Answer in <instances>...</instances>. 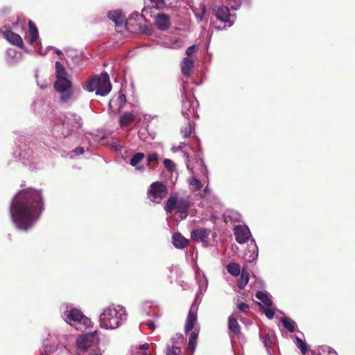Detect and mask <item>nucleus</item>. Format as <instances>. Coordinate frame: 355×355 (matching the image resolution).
Returning <instances> with one entry per match:
<instances>
[{
  "mask_svg": "<svg viewBox=\"0 0 355 355\" xmlns=\"http://www.w3.org/2000/svg\"><path fill=\"white\" fill-rule=\"evenodd\" d=\"M196 45H191L189 46L186 50V53L188 55V57H191V55L196 51Z\"/></svg>",
  "mask_w": 355,
  "mask_h": 355,
  "instance_id": "603ef678",
  "label": "nucleus"
},
{
  "mask_svg": "<svg viewBox=\"0 0 355 355\" xmlns=\"http://www.w3.org/2000/svg\"><path fill=\"white\" fill-rule=\"evenodd\" d=\"M126 103V97L123 94H119L117 96L113 97L109 102L110 109L120 110Z\"/></svg>",
  "mask_w": 355,
  "mask_h": 355,
  "instance_id": "5701e85b",
  "label": "nucleus"
},
{
  "mask_svg": "<svg viewBox=\"0 0 355 355\" xmlns=\"http://www.w3.org/2000/svg\"><path fill=\"white\" fill-rule=\"evenodd\" d=\"M249 276L248 273L244 272L243 270L241 272V279L239 281L237 286L240 289H243L246 284L248 283Z\"/></svg>",
  "mask_w": 355,
  "mask_h": 355,
  "instance_id": "79ce46f5",
  "label": "nucleus"
},
{
  "mask_svg": "<svg viewBox=\"0 0 355 355\" xmlns=\"http://www.w3.org/2000/svg\"><path fill=\"white\" fill-rule=\"evenodd\" d=\"M195 277L196 282L198 284V291L196 293L193 304L196 302L200 297L202 296L203 293L207 291L208 286V280L202 271L198 270L196 272Z\"/></svg>",
  "mask_w": 355,
  "mask_h": 355,
  "instance_id": "4468645a",
  "label": "nucleus"
},
{
  "mask_svg": "<svg viewBox=\"0 0 355 355\" xmlns=\"http://www.w3.org/2000/svg\"><path fill=\"white\" fill-rule=\"evenodd\" d=\"M134 119V115L130 112L125 113L120 119V124L123 125H128Z\"/></svg>",
  "mask_w": 355,
  "mask_h": 355,
  "instance_id": "ea45409f",
  "label": "nucleus"
},
{
  "mask_svg": "<svg viewBox=\"0 0 355 355\" xmlns=\"http://www.w3.org/2000/svg\"><path fill=\"white\" fill-rule=\"evenodd\" d=\"M191 123L189 122L184 128L182 129V133L183 134L184 137L189 138L191 134Z\"/></svg>",
  "mask_w": 355,
  "mask_h": 355,
  "instance_id": "09e8293b",
  "label": "nucleus"
},
{
  "mask_svg": "<svg viewBox=\"0 0 355 355\" xmlns=\"http://www.w3.org/2000/svg\"><path fill=\"white\" fill-rule=\"evenodd\" d=\"M295 344L297 347L300 349L302 354L303 355H306L307 353V345L303 341L301 338L296 337L295 338Z\"/></svg>",
  "mask_w": 355,
  "mask_h": 355,
  "instance_id": "a19ab883",
  "label": "nucleus"
},
{
  "mask_svg": "<svg viewBox=\"0 0 355 355\" xmlns=\"http://www.w3.org/2000/svg\"><path fill=\"white\" fill-rule=\"evenodd\" d=\"M162 46L165 47V48H171V49H175V48L180 47V46L177 44V42L173 44V46H169V44L167 42H163L162 44Z\"/></svg>",
  "mask_w": 355,
  "mask_h": 355,
  "instance_id": "13d9d810",
  "label": "nucleus"
},
{
  "mask_svg": "<svg viewBox=\"0 0 355 355\" xmlns=\"http://www.w3.org/2000/svg\"><path fill=\"white\" fill-rule=\"evenodd\" d=\"M154 22L157 28L162 31H167L171 25V19L164 13L157 14L154 17Z\"/></svg>",
  "mask_w": 355,
  "mask_h": 355,
  "instance_id": "f3484780",
  "label": "nucleus"
},
{
  "mask_svg": "<svg viewBox=\"0 0 355 355\" xmlns=\"http://www.w3.org/2000/svg\"><path fill=\"white\" fill-rule=\"evenodd\" d=\"M189 184L194 187L195 191H198L202 188L201 182L195 178L189 179Z\"/></svg>",
  "mask_w": 355,
  "mask_h": 355,
  "instance_id": "49530a36",
  "label": "nucleus"
},
{
  "mask_svg": "<svg viewBox=\"0 0 355 355\" xmlns=\"http://www.w3.org/2000/svg\"><path fill=\"white\" fill-rule=\"evenodd\" d=\"M22 60L21 53L15 49H8L6 51V62L10 65H15Z\"/></svg>",
  "mask_w": 355,
  "mask_h": 355,
  "instance_id": "412c9836",
  "label": "nucleus"
},
{
  "mask_svg": "<svg viewBox=\"0 0 355 355\" xmlns=\"http://www.w3.org/2000/svg\"><path fill=\"white\" fill-rule=\"evenodd\" d=\"M72 340L73 337L69 335L49 333L44 340V352L40 355H53L57 352L60 353L66 349L67 345Z\"/></svg>",
  "mask_w": 355,
  "mask_h": 355,
  "instance_id": "39448f33",
  "label": "nucleus"
},
{
  "mask_svg": "<svg viewBox=\"0 0 355 355\" xmlns=\"http://www.w3.org/2000/svg\"><path fill=\"white\" fill-rule=\"evenodd\" d=\"M128 317L123 306L111 304L105 307L99 315V326L107 330H114L124 324Z\"/></svg>",
  "mask_w": 355,
  "mask_h": 355,
  "instance_id": "f03ea898",
  "label": "nucleus"
},
{
  "mask_svg": "<svg viewBox=\"0 0 355 355\" xmlns=\"http://www.w3.org/2000/svg\"><path fill=\"white\" fill-rule=\"evenodd\" d=\"M146 315L148 316H153L155 315L154 313V309L152 311H146Z\"/></svg>",
  "mask_w": 355,
  "mask_h": 355,
  "instance_id": "e2e57ef3",
  "label": "nucleus"
},
{
  "mask_svg": "<svg viewBox=\"0 0 355 355\" xmlns=\"http://www.w3.org/2000/svg\"><path fill=\"white\" fill-rule=\"evenodd\" d=\"M283 326L290 332H294L296 330V322L290 318L285 317L281 319Z\"/></svg>",
  "mask_w": 355,
  "mask_h": 355,
  "instance_id": "473e14b6",
  "label": "nucleus"
},
{
  "mask_svg": "<svg viewBox=\"0 0 355 355\" xmlns=\"http://www.w3.org/2000/svg\"><path fill=\"white\" fill-rule=\"evenodd\" d=\"M191 99H193L197 106H198V103L196 98L192 95L190 98L187 96L184 93L182 94V114L186 119H189V116L191 114V109L193 112L194 113V102H191Z\"/></svg>",
  "mask_w": 355,
  "mask_h": 355,
  "instance_id": "2eb2a0df",
  "label": "nucleus"
},
{
  "mask_svg": "<svg viewBox=\"0 0 355 355\" xmlns=\"http://www.w3.org/2000/svg\"><path fill=\"white\" fill-rule=\"evenodd\" d=\"M211 11L216 19L224 24L225 28L231 27L236 21V15L234 13H230L227 6L213 4L211 6Z\"/></svg>",
  "mask_w": 355,
  "mask_h": 355,
  "instance_id": "1a4fd4ad",
  "label": "nucleus"
},
{
  "mask_svg": "<svg viewBox=\"0 0 355 355\" xmlns=\"http://www.w3.org/2000/svg\"><path fill=\"white\" fill-rule=\"evenodd\" d=\"M210 192H211V190H210V189L209 188V186H208V185H207V186L205 187V188L204 189V190H203V193H204V194H205V195H207V194H209V193H210Z\"/></svg>",
  "mask_w": 355,
  "mask_h": 355,
  "instance_id": "052dcab7",
  "label": "nucleus"
},
{
  "mask_svg": "<svg viewBox=\"0 0 355 355\" xmlns=\"http://www.w3.org/2000/svg\"><path fill=\"white\" fill-rule=\"evenodd\" d=\"M46 53H47V51H45L44 52H42V51H40V53H41L42 55H46Z\"/></svg>",
  "mask_w": 355,
  "mask_h": 355,
  "instance_id": "338daca9",
  "label": "nucleus"
},
{
  "mask_svg": "<svg viewBox=\"0 0 355 355\" xmlns=\"http://www.w3.org/2000/svg\"><path fill=\"white\" fill-rule=\"evenodd\" d=\"M142 355H149V354H148V352H143Z\"/></svg>",
  "mask_w": 355,
  "mask_h": 355,
  "instance_id": "774afa93",
  "label": "nucleus"
},
{
  "mask_svg": "<svg viewBox=\"0 0 355 355\" xmlns=\"http://www.w3.org/2000/svg\"><path fill=\"white\" fill-rule=\"evenodd\" d=\"M262 311L268 319L273 318L275 311L271 306L263 308Z\"/></svg>",
  "mask_w": 355,
  "mask_h": 355,
  "instance_id": "de8ad7c7",
  "label": "nucleus"
},
{
  "mask_svg": "<svg viewBox=\"0 0 355 355\" xmlns=\"http://www.w3.org/2000/svg\"><path fill=\"white\" fill-rule=\"evenodd\" d=\"M26 141L24 136H19L17 139V149L13 151L12 157L16 161H19L24 165H29L31 167V164H34L35 155Z\"/></svg>",
  "mask_w": 355,
  "mask_h": 355,
  "instance_id": "6e6552de",
  "label": "nucleus"
},
{
  "mask_svg": "<svg viewBox=\"0 0 355 355\" xmlns=\"http://www.w3.org/2000/svg\"><path fill=\"white\" fill-rule=\"evenodd\" d=\"M40 87H41L42 89H44V88H46V85H40Z\"/></svg>",
  "mask_w": 355,
  "mask_h": 355,
  "instance_id": "69168bd1",
  "label": "nucleus"
},
{
  "mask_svg": "<svg viewBox=\"0 0 355 355\" xmlns=\"http://www.w3.org/2000/svg\"><path fill=\"white\" fill-rule=\"evenodd\" d=\"M44 210L43 197L40 190L32 189L19 191L12 198L10 214L15 227L27 232L39 220Z\"/></svg>",
  "mask_w": 355,
  "mask_h": 355,
  "instance_id": "f257e3e1",
  "label": "nucleus"
},
{
  "mask_svg": "<svg viewBox=\"0 0 355 355\" xmlns=\"http://www.w3.org/2000/svg\"><path fill=\"white\" fill-rule=\"evenodd\" d=\"M153 6L158 10H163L166 8H169V5L167 3L168 0H150Z\"/></svg>",
  "mask_w": 355,
  "mask_h": 355,
  "instance_id": "4c0bfd02",
  "label": "nucleus"
},
{
  "mask_svg": "<svg viewBox=\"0 0 355 355\" xmlns=\"http://www.w3.org/2000/svg\"><path fill=\"white\" fill-rule=\"evenodd\" d=\"M143 324H146L149 329H150L152 330H154L155 329V323L152 320H148V321L143 323Z\"/></svg>",
  "mask_w": 355,
  "mask_h": 355,
  "instance_id": "bf43d9fd",
  "label": "nucleus"
},
{
  "mask_svg": "<svg viewBox=\"0 0 355 355\" xmlns=\"http://www.w3.org/2000/svg\"><path fill=\"white\" fill-rule=\"evenodd\" d=\"M226 268L227 272L232 276L237 277L241 273V267L239 263H230L227 264Z\"/></svg>",
  "mask_w": 355,
  "mask_h": 355,
  "instance_id": "72a5a7b5",
  "label": "nucleus"
},
{
  "mask_svg": "<svg viewBox=\"0 0 355 355\" xmlns=\"http://www.w3.org/2000/svg\"><path fill=\"white\" fill-rule=\"evenodd\" d=\"M198 334H199V330L196 329L189 335V343L187 344V349H188V350H189L191 352V354H193L195 352L196 345H197Z\"/></svg>",
  "mask_w": 355,
  "mask_h": 355,
  "instance_id": "c756f323",
  "label": "nucleus"
},
{
  "mask_svg": "<svg viewBox=\"0 0 355 355\" xmlns=\"http://www.w3.org/2000/svg\"><path fill=\"white\" fill-rule=\"evenodd\" d=\"M64 320L76 330L84 331L92 327L91 320L73 304H64L61 306Z\"/></svg>",
  "mask_w": 355,
  "mask_h": 355,
  "instance_id": "7ed1b4c3",
  "label": "nucleus"
},
{
  "mask_svg": "<svg viewBox=\"0 0 355 355\" xmlns=\"http://www.w3.org/2000/svg\"><path fill=\"white\" fill-rule=\"evenodd\" d=\"M236 241L239 244L245 243L250 237L251 233L248 226L237 225L234 228Z\"/></svg>",
  "mask_w": 355,
  "mask_h": 355,
  "instance_id": "dca6fc26",
  "label": "nucleus"
},
{
  "mask_svg": "<svg viewBox=\"0 0 355 355\" xmlns=\"http://www.w3.org/2000/svg\"><path fill=\"white\" fill-rule=\"evenodd\" d=\"M184 156H185L187 157V166L188 168H189V162H190L189 155L188 153H184Z\"/></svg>",
  "mask_w": 355,
  "mask_h": 355,
  "instance_id": "680f3d73",
  "label": "nucleus"
},
{
  "mask_svg": "<svg viewBox=\"0 0 355 355\" xmlns=\"http://www.w3.org/2000/svg\"><path fill=\"white\" fill-rule=\"evenodd\" d=\"M164 165L165 168L170 171H173L175 170V164L171 159H165L164 160Z\"/></svg>",
  "mask_w": 355,
  "mask_h": 355,
  "instance_id": "8fccbe9b",
  "label": "nucleus"
},
{
  "mask_svg": "<svg viewBox=\"0 0 355 355\" xmlns=\"http://www.w3.org/2000/svg\"><path fill=\"white\" fill-rule=\"evenodd\" d=\"M55 91L59 94L60 100L62 103H67L73 97V89L72 83L54 84Z\"/></svg>",
  "mask_w": 355,
  "mask_h": 355,
  "instance_id": "ddd939ff",
  "label": "nucleus"
},
{
  "mask_svg": "<svg viewBox=\"0 0 355 355\" xmlns=\"http://www.w3.org/2000/svg\"><path fill=\"white\" fill-rule=\"evenodd\" d=\"M167 193L166 185L160 182L152 183L148 191V198L155 203H159L166 196Z\"/></svg>",
  "mask_w": 355,
  "mask_h": 355,
  "instance_id": "9d476101",
  "label": "nucleus"
},
{
  "mask_svg": "<svg viewBox=\"0 0 355 355\" xmlns=\"http://www.w3.org/2000/svg\"><path fill=\"white\" fill-rule=\"evenodd\" d=\"M85 152V149L82 146H78L77 148H76L72 152H71V154L70 155V157L71 158H73L74 157V155H83Z\"/></svg>",
  "mask_w": 355,
  "mask_h": 355,
  "instance_id": "3c124183",
  "label": "nucleus"
},
{
  "mask_svg": "<svg viewBox=\"0 0 355 355\" xmlns=\"http://www.w3.org/2000/svg\"><path fill=\"white\" fill-rule=\"evenodd\" d=\"M98 341V331H94L79 336L76 338V345L79 351H86Z\"/></svg>",
  "mask_w": 355,
  "mask_h": 355,
  "instance_id": "f8f14e48",
  "label": "nucleus"
},
{
  "mask_svg": "<svg viewBox=\"0 0 355 355\" xmlns=\"http://www.w3.org/2000/svg\"><path fill=\"white\" fill-rule=\"evenodd\" d=\"M145 158L144 153H134L130 158V164L136 168L137 171H144L146 168L144 165L138 166V164Z\"/></svg>",
  "mask_w": 355,
  "mask_h": 355,
  "instance_id": "bb28decb",
  "label": "nucleus"
},
{
  "mask_svg": "<svg viewBox=\"0 0 355 355\" xmlns=\"http://www.w3.org/2000/svg\"><path fill=\"white\" fill-rule=\"evenodd\" d=\"M87 355H102L98 348L93 349L88 352Z\"/></svg>",
  "mask_w": 355,
  "mask_h": 355,
  "instance_id": "4d7b16f0",
  "label": "nucleus"
},
{
  "mask_svg": "<svg viewBox=\"0 0 355 355\" xmlns=\"http://www.w3.org/2000/svg\"><path fill=\"white\" fill-rule=\"evenodd\" d=\"M210 231L205 228H198L193 230L191 232V239L200 241L203 243H208V238Z\"/></svg>",
  "mask_w": 355,
  "mask_h": 355,
  "instance_id": "aec40b11",
  "label": "nucleus"
},
{
  "mask_svg": "<svg viewBox=\"0 0 355 355\" xmlns=\"http://www.w3.org/2000/svg\"><path fill=\"white\" fill-rule=\"evenodd\" d=\"M159 156L157 153H154L149 154L147 156V162L148 163V166L150 168H154L155 166L152 163H156L158 162Z\"/></svg>",
  "mask_w": 355,
  "mask_h": 355,
  "instance_id": "37998d69",
  "label": "nucleus"
},
{
  "mask_svg": "<svg viewBox=\"0 0 355 355\" xmlns=\"http://www.w3.org/2000/svg\"><path fill=\"white\" fill-rule=\"evenodd\" d=\"M260 339L262 340L265 347L266 349H268L272 345V340L270 339V337L268 334H266V335H260Z\"/></svg>",
  "mask_w": 355,
  "mask_h": 355,
  "instance_id": "a18cd8bd",
  "label": "nucleus"
},
{
  "mask_svg": "<svg viewBox=\"0 0 355 355\" xmlns=\"http://www.w3.org/2000/svg\"><path fill=\"white\" fill-rule=\"evenodd\" d=\"M172 240L173 245L178 249H184L189 244V241L179 232H175L173 234Z\"/></svg>",
  "mask_w": 355,
  "mask_h": 355,
  "instance_id": "a878e982",
  "label": "nucleus"
},
{
  "mask_svg": "<svg viewBox=\"0 0 355 355\" xmlns=\"http://www.w3.org/2000/svg\"><path fill=\"white\" fill-rule=\"evenodd\" d=\"M223 3L227 4L233 10L239 9L241 6L240 0H223Z\"/></svg>",
  "mask_w": 355,
  "mask_h": 355,
  "instance_id": "c03bdc74",
  "label": "nucleus"
},
{
  "mask_svg": "<svg viewBox=\"0 0 355 355\" xmlns=\"http://www.w3.org/2000/svg\"><path fill=\"white\" fill-rule=\"evenodd\" d=\"M185 146H187V144L184 142L181 143L178 146L173 147V151L177 152L179 150H182Z\"/></svg>",
  "mask_w": 355,
  "mask_h": 355,
  "instance_id": "6e6d98bb",
  "label": "nucleus"
},
{
  "mask_svg": "<svg viewBox=\"0 0 355 355\" xmlns=\"http://www.w3.org/2000/svg\"><path fill=\"white\" fill-rule=\"evenodd\" d=\"M239 217V215L238 214V213L234 212V211H230V212L226 213L224 215V221L225 223H229V222L234 223V222H236L238 220Z\"/></svg>",
  "mask_w": 355,
  "mask_h": 355,
  "instance_id": "58836bf2",
  "label": "nucleus"
},
{
  "mask_svg": "<svg viewBox=\"0 0 355 355\" xmlns=\"http://www.w3.org/2000/svg\"><path fill=\"white\" fill-rule=\"evenodd\" d=\"M29 30L31 33L29 43L33 44L37 40L38 37V31L35 24L31 21H29Z\"/></svg>",
  "mask_w": 355,
  "mask_h": 355,
  "instance_id": "f704fd0d",
  "label": "nucleus"
},
{
  "mask_svg": "<svg viewBox=\"0 0 355 355\" xmlns=\"http://www.w3.org/2000/svg\"><path fill=\"white\" fill-rule=\"evenodd\" d=\"M191 202L190 196L180 197L178 193L171 194L164 206V210L167 213H171L174 210L179 213L182 219L188 216V211L191 208Z\"/></svg>",
  "mask_w": 355,
  "mask_h": 355,
  "instance_id": "423d86ee",
  "label": "nucleus"
},
{
  "mask_svg": "<svg viewBox=\"0 0 355 355\" xmlns=\"http://www.w3.org/2000/svg\"><path fill=\"white\" fill-rule=\"evenodd\" d=\"M237 306H238V309H239V311H241L242 312H245L249 308L248 304L245 302L239 303Z\"/></svg>",
  "mask_w": 355,
  "mask_h": 355,
  "instance_id": "864d4df0",
  "label": "nucleus"
},
{
  "mask_svg": "<svg viewBox=\"0 0 355 355\" xmlns=\"http://www.w3.org/2000/svg\"><path fill=\"white\" fill-rule=\"evenodd\" d=\"M55 75L57 80L54 84H62L71 82L67 78L68 73L64 67L59 61L55 62Z\"/></svg>",
  "mask_w": 355,
  "mask_h": 355,
  "instance_id": "a211bd4d",
  "label": "nucleus"
},
{
  "mask_svg": "<svg viewBox=\"0 0 355 355\" xmlns=\"http://www.w3.org/2000/svg\"><path fill=\"white\" fill-rule=\"evenodd\" d=\"M111 148L115 151H120L122 150L123 146L121 144L114 142L111 144Z\"/></svg>",
  "mask_w": 355,
  "mask_h": 355,
  "instance_id": "5fc2aeb1",
  "label": "nucleus"
},
{
  "mask_svg": "<svg viewBox=\"0 0 355 355\" xmlns=\"http://www.w3.org/2000/svg\"><path fill=\"white\" fill-rule=\"evenodd\" d=\"M85 89L89 92L96 90V94L101 96L107 95L112 89L109 75L102 72L100 76L91 77L86 82Z\"/></svg>",
  "mask_w": 355,
  "mask_h": 355,
  "instance_id": "0eeeda50",
  "label": "nucleus"
},
{
  "mask_svg": "<svg viewBox=\"0 0 355 355\" xmlns=\"http://www.w3.org/2000/svg\"><path fill=\"white\" fill-rule=\"evenodd\" d=\"M194 67V60L192 57H185L181 62V71L183 75L189 76Z\"/></svg>",
  "mask_w": 355,
  "mask_h": 355,
  "instance_id": "393cba45",
  "label": "nucleus"
},
{
  "mask_svg": "<svg viewBox=\"0 0 355 355\" xmlns=\"http://www.w3.org/2000/svg\"><path fill=\"white\" fill-rule=\"evenodd\" d=\"M53 128L54 131L60 132L66 137L71 134L74 129L79 128L83 125L82 118L73 113H69L66 115L55 118Z\"/></svg>",
  "mask_w": 355,
  "mask_h": 355,
  "instance_id": "20e7f679",
  "label": "nucleus"
},
{
  "mask_svg": "<svg viewBox=\"0 0 355 355\" xmlns=\"http://www.w3.org/2000/svg\"><path fill=\"white\" fill-rule=\"evenodd\" d=\"M107 17L110 20L114 21L116 25H121L125 21V17L120 10L110 11L107 14Z\"/></svg>",
  "mask_w": 355,
  "mask_h": 355,
  "instance_id": "c85d7f7f",
  "label": "nucleus"
},
{
  "mask_svg": "<svg viewBox=\"0 0 355 355\" xmlns=\"http://www.w3.org/2000/svg\"><path fill=\"white\" fill-rule=\"evenodd\" d=\"M3 36L10 43L22 47L23 40L19 35L10 30H6L3 32Z\"/></svg>",
  "mask_w": 355,
  "mask_h": 355,
  "instance_id": "b1692460",
  "label": "nucleus"
},
{
  "mask_svg": "<svg viewBox=\"0 0 355 355\" xmlns=\"http://www.w3.org/2000/svg\"><path fill=\"white\" fill-rule=\"evenodd\" d=\"M228 328L234 335H238L240 333V325L239 324L237 320L232 316L229 317Z\"/></svg>",
  "mask_w": 355,
  "mask_h": 355,
  "instance_id": "2f4dec72",
  "label": "nucleus"
},
{
  "mask_svg": "<svg viewBox=\"0 0 355 355\" xmlns=\"http://www.w3.org/2000/svg\"><path fill=\"white\" fill-rule=\"evenodd\" d=\"M184 337L182 334L178 333L173 336L166 343V355H182V347Z\"/></svg>",
  "mask_w": 355,
  "mask_h": 355,
  "instance_id": "9b49d317",
  "label": "nucleus"
},
{
  "mask_svg": "<svg viewBox=\"0 0 355 355\" xmlns=\"http://www.w3.org/2000/svg\"><path fill=\"white\" fill-rule=\"evenodd\" d=\"M197 322V313L196 309L194 307V304H193L191 307V309L189 311L187 322L185 324L184 330L186 333H188L194 327L195 323Z\"/></svg>",
  "mask_w": 355,
  "mask_h": 355,
  "instance_id": "4be33fe9",
  "label": "nucleus"
},
{
  "mask_svg": "<svg viewBox=\"0 0 355 355\" xmlns=\"http://www.w3.org/2000/svg\"><path fill=\"white\" fill-rule=\"evenodd\" d=\"M312 355H317L311 352ZM318 355H338L336 351L329 346H322Z\"/></svg>",
  "mask_w": 355,
  "mask_h": 355,
  "instance_id": "e433bc0d",
  "label": "nucleus"
},
{
  "mask_svg": "<svg viewBox=\"0 0 355 355\" xmlns=\"http://www.w3.org/2000/svg\"><path fill=\"white\" fill-rule=\"evenodd\" d=\"M258 247L254 239H252L248 249L245 252L244 259L249 263L256 261L258 258Z\"/></svg>",
  "mask_w": 355,
  "mask_h": 355,
  "instance_id": "6ab92c4d",
  "label": "nucleus"
},
{
  "mask_svg": "<svg viewBox=\"0 0 355 355\" xmlns=\"http://www.w3.org/2000/svg\"><path fill=\"white\" fill-rule=\"evenodd\" d=\"M256 297L259 299L261 302L266 306H271L272 304V302L270 299V296L266 292L258 291L256 293Z\"/></svg>",
  "mask_w": 355,
  "mask_h": 355,
  "instance_id": "7c9ffc66",
  "label": "nucleus"
},
{
  "mask_svg": "<svg viewBox=\"0 0 355 355\" xmlns=\"http://www.w3.org/2000/svg\"><path fill=\"white\" fill-rule=\"evenodd\" d=\"M54 51H55V53L57 55H60V56H61V55H63V54H62V51H61V50H60V49H55V50H54Z\"/></svg>",
  "mask_w": 355,
  "mask_h": 355,
  "instance_id": "0e129e2a",
  "label": "nucleus"
},
{
  "mask_svg": "<svg viewBox=\"0 0 355 355\" xmlns=\"http://www.w3.org/2000/svg\"><path fill=\"white\" fill-rule=\"evenodd\" d=\"M138 137L143 141L147 142L154 139V136L150 134L146 129L139 130L138 132Z\"/></svg>",
  "mask_w": 355,
  "mask_h": 355,
  "instance_id": "c9c22d12",
  "label": "nucleus"
},
{
  "mask_svg": "<svg viewBox=\"0 0 355 355\" xmlns=\"http://www.w3.org/2000/svg\"><path fill=\"white\" fill-rule=\"evenodd\" d=\"M193 11L198 22H200L207 19V9L206 5L204 3H200L198 8H194L193 9Z\"/></svg>",
  "mask_w": 355,
  "mask_h": 355,
  "instance_id": "cd10ccee",
  "label": "nucleus"
}]
</instances>
